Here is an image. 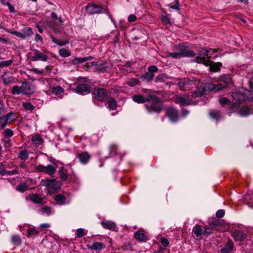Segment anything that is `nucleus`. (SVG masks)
<instances>
[{
    "instance_id": "obj_1",
    "label": "nucleus",
    "mask_w": 253,
    "mask_h": 253,
    "mask_svg": "<svg viewBox=\"0 0 253 253\" xmlns=\"http://www.w3.org/2000/svg\"><path fill=\"white\" fill-rule=\"evenodd\" d=\"M211 51L215 52L216 51L215 49H209L206 50L204 53H199L196 57L195 61L199 63H202L207 66H210V69L211 71L218 72L220 70V67L222 66V63L220 62L214 63L211 62L210 59L211 57Z\"/></svg>"
},
{
    "instance_id": "obj_2",
    "label": "nucleus",
    "mask_w": 253,
    "mask_h": 253,
    "mask_svg": "<svg viewBox=\"0 0 253 253\" xmlns=\"http://www.w3.org/2000/svg\"><path fill=\"white\" fill-rule=\"evenodd\" d=\"M173 52L168 53V56L174 59L181 58L185 57H194L196 54L188 46L183 44H176L174 46Z\"/></svg>"
},
{
    "instance_id": "obj_3",
    "label": "nucleus",
    "mask_w": 253,
    "mask_h": 253,
    "mask_svg": "<svg viewBox=\"0 0 253 253\" xmlns=\"http://www.w3.org/2000/svg\"><path fill=\"white\" fill-rule=\"evenodd\" d=\"M147 100L151 101L150 104H145L144 107L149 113H160L163 109V104L160 102V99L156 95L149 93Z\"/></svg>"
},
{
    "instance_id": "obj_4",
    "label": "nucleus",
    "mask_w": 253,
    "mask_h": 253,
    "mask_svg": "<svg viewBox=\"0 0 253 253\" xmlns=\"http://www.w3.org/2000/svg\"><path fill=\"white\" fill-rule=\"evenodd\" d=\"M232 97L235 100L234 104L239 105L244 101L253 99V92L250 90L235 92L232 93Z\"/></svg>"
},
{
    "instance_id": "obj_5",
    "label": "nucleus",
    "mask_w": 253,
    "mask_h": 253,
    "mask_svg": "<svg viewBox=\"0 0 253 253\" xmlns=\"http://www.w3.org/2000/svg\"><path fill=\"white\" fill-rule=\"evenodd\" d=\"M51 16L54 21H47L46 24L52 29L55 34H57L60 32L59 28H62L61 26L63 22L62 18L61 17L58 18L57 14L54 12L51 13Z\"/></svg>"
},
{
    "instance_id": "obj_6",
    "label": "nucleus",
    "mask_w": 253,
    "mask_h": 253,
    "mask_svg": "<svg viewBox=\"0 0 253 253\" xmlns=\"http://www.w3.org/2000/svg\"><path fill=\"white\" fill-rule=\"evenodd\" d=\"M80 83L74 89L77 93L86 94L90 92V86L84 83L88 82V79L86 77H82L78 79Z\"/></svg>"
},
{
    "instance_id": "obj_7",
    "label": "nucleus",
    "mask_w": 253,
    "mask_h": 253,
    "mask_svg": "<svg viewBox=\"0 0 253 253\" xmlns=\"http://www.w3.org/2000/svg\"><path fill=\"white\" fill-rule=\"evenodd\" d=\"M35 169L38 172H44L50 176H52L56 171V168L51 164L46 166L40 165L36 166Z\"/></svg>"
},
{
    "instance_id": "obj_8",
    "label": "nucleus",
    "mask_w": 253,
    "mask_h": 253,
    "mask_svg": "<svg viewBox=\"0 0 253 253\" xmlns=\"http://www.w3.org/2000/svg\"><path fill=\"white\" fill-rule=\"evenodd\" d=\"M86 11L90 14L103 13L106 11V9L101 5L95 4H88L86 6Z\"/></svg>"
},
{
    "instance_id": "obj_9",
    "label": "nucleus",
    "mask_w": 253,
    "mask_h": 253,
    "mask_svg": "<svg viewBox=\"0 0 253 253\" xmlns=\"http://www.w3.org/2000/svg\"><path fill=\"white\" fill-rule=\"evenodd\" d=\"M93 97L99 101H105L108 97V92L104 88H98L94 89Z\"/></svg>"
},
{
    "instance_id": "obj_10",
    "label": "nucleus",
    "mask_w": 253,
    "mask_h": 253,
    "mask_svg": "<svg viewBox=\"0 0 253 253\" xmlns=\"http://www.w3.org/2000/svg\"><path fill=\"white\" fill-rule=\"evenodd\" d=\"M166 115L173 122H176L178 120V110L174 107H168L166 109Z\"/></svg>"
},
{
    "instance_id": "obj_11",
    "label": "nucleus",
    "mask_w": 253,
    "mask_h": 253,
    "mask_svg": "<svg viewBox=\"0 0 253 253\" xmlns=\"http://www.w3.org/2000/svg\"><path fill=\"white\" fill-rule=\"evenodd\" d=\"M173 100L175 103L183 106L189 105L191 103V99L184 95H175L173 97Z\"/></svg>"
},
{
    "instance_id": "obj_12",
    "label": "nucleus",
    "mask_w": 253,
    "mask_h": 253,
    "mask_svg": "<svg viewBox=\"0 0 253 253\" xmlns=\"http://www.w3.org/2000/svg\"><path fill=\"white\" fill-rule=\"evenodd\" d=\"M32 54L33 55L31 56L30 59L33 61L40 60L45 62L48 60L47 56L38 50H34V53Z\"/></svg>"
},
{
    "instance_id": "obj_13",
    "label": "nucleus",
    "mask_w": 253,
    "mask_h": 253,
    "mask_svg": "<svg viewBox=\"0 0 253 253\" xmlns=\"http://www.w3.org/2000/svg\"><path fill=\"white\" fill-rule=\"evenodd\" d=\"M225 87V84H217L212 83L206 84L203 87V89L205 91H219L220 89Z\"/></svg>"
},
{
    "instance_id": "obj_14",
    "label": "nucleus",
    "mask_w": 253,
    "mask_h": 253,
    "mask_svg": "<svg viewBox=\"0 0 253 253\" xmlns=\"http://www.w3.org/2000/svg\"><path fill=\"white\" fill-rule=\"evenodd\" d=\"M231 235L235 241H242L246 238V234L242 230H234L231 231Z\"/></svg>"
},
{
    "instance_id": "obj_15",
    "label": "nucleus",
    "mask_w": 253,
    "mask_h": 253,
    "mask_svg": "<svg viewBox=\"0 0 253 253\" xmlns=\"http://www.w3.org/2000/svg\"><path fill=\"white\" fill-rule=\"evenodd\" d=\"M77 158L82 164H86L91 158V155L87 152L84 151L78 154Z\"/></svg>"
},
{
    "instance_id": "obj_16",
    "label": "nucleus",
    "mask_w": 253,
    "mask_h": 253,
    "mask_svg": "<svg viewBox=\"0 0 253 253\" xmlns=\"http://www.w3.org/2000/svg\"><path fill=\"white\" fill-rule=\"evenodd\" d=\"M149 93H150V92H146V97L140 94L134 95L132 96V99L134 102L139 104L148 102V100H147V96L149 95Z\"/></svg>"
},
{
    "instance_id": "obj_17",
    "label": "nucleus",
    "mask_w": 253,
    "mask_h": 253,
    "mask_svg": "<svg viewBox=\"0 0 253 253\" xmlns=\"http://www.w3.org/2000/svg\"><path fill=\"white\" fill-rule=\"evenodd\" d=\"M135 238L140 241H146L147 240V235L143 230H138L134 235Z\"/></svg>"
},
{
    "instance_id": "obj_18",
    "label": "nucleus",
    "mask_w": 253,
    "mask_h": 253,
    "mask_svg": "<svg viewBox=\"0 0 253 253\" xmlns=\"http://www.w3.org/2000/svg\"><path fill=\"white\" fill-rule=\"evenodd\" d=\"M234 243L231 240H229L224 247L221 250V253H230L233 249Z\"/></svg>"
},
{
    "instance_id": "obj_19",
    "label": "nucleus",
    "mask_w": 253,
    "mask_h": 253,
    "mask_svg": "<svg viewBox=\"0 0 253 253\" xmlns=\"http://www.w3.org/2000/svg\"><path fill=\"white\" fill-rule=\"evenodd\" d=\"M192 232L198 238H201L202 235H204V231L202 226L199 225H196L193 228Z\"/></svg>"
},
{
    "instance_id": "obj_20",
    "label": "nucleus",
    "mask_w": 253,
    "mask_h": 253,
    "mask_svg": "<svg viewBox=\"0 0 253 253\" xmlns=\"http://www.w3.org/2000/svg\"><path fill=\"white\" fill-rule=\"evenodd\" d=\"M89 249L94 251H101L102 249L105 248V246L104 244L100 242H94L90 246H88Z\"/></svg>"
},
{
    "instance_id": "obj_21",
    "label": "nucleus",
    "mask_w": 253,
    "mask_h": 253,
    "mask_svg": "<svg viewBox=\"0 0 253 253\" xmlns=\"http://www.w3.org/2000/svg\"><path fill=\"white\" fill-rule=\"evenodd\" d=\"M245 203L253 209V194H247L244 197Z\"/></svg>"
},
{
    "instance_id": "obj_22",
    "label": "nucleus",
    "mask_w": 253,
    "mask_h": 253,
    "mask_svg": "<svg viewBox=\"0 0 253 253\" xmlns=\"http://www.w3.org/2000/svg\"><path fill=\"white\" fill-rule=\"evenodd\" d=\"M154 77V74L148 71L147 72L142 75L140 79L143 82H149L152 80Z\"/></svg>"
},
{
    "instance_id": "obj_23",
    "label": "nucleus",
    "mask_w": 253,
    "mask_h": 253,
    "mask_svg": "<svg viewBox=\"0 0 253 253\" xmlns=\"http://www.w3.org/2000/svg\"><path fill=\"white\" fill-rule=\"evenodd\" d=\"M30 200L36 204H42L43 198L37 194H32L30 197Z\"/></svg>"
},
{
    "instance_id": "obj_24",
    "label": "nucleus",
    "mask_w": 253,
    "mask_h": 253,
    "mask_svg": "<svg viewBox=\"0 0 253 253\" xmlns=\"http://www.w3.org/2000/svg\"><path fill=\"white\" fill-rule=\"evenodd\" d=\"M107 105L108 108L110 109V110H114L116 109L117 107V104L116 100L113 97H109L107 100Z\"/></svg>"
},
{
    "instance_id": "obj_25",
    "label": "nucleus",
    "mask_w": 253,
    "mask_h": 253,
    "mask_svg": "<svg viewBox=\"0 0 253 253\" xmlns=\"http://www.w3.org/2000/svg\"><path fill=\"white\" fill-rule=\"evenodd\" d=\"M20 89L22 94H27L31 93L30 85L28 83H23L20 86Z\"/></svg>"
},
{
    "instance_id": "obj_26",
    "label": "nucleus",
    "mask_w": 253,
    "mask_h": 253,
    "mask_svg": "<svg viewBox=\"0 0 253 253\" xmlns=\"http://www.w3.org/2000/svg\"><path fill=\"white\" fill-rule=\"evenodd\" d=\"M59 176L62 180L66 181L68 178V170L64 167H61L58 171Z\"/></svg>"
},
{
    "instance_id": "obj_27",
    "label": "nucleus",
    "mask_w": 253,
    "mask_h": 253,
    "mask_svg": "<svg viewBox=\"0 0 253 253\" xmlns=\"http://www.w3.org/2000/svg\"><path fill=\"white\" fill-rule=\"evenodd\" d=\"M17 156H18V158H19L22 160L25 161L29 157V153L27 150L21 149L18 152Z\"/></svg>"
},
{
    "instance_id": "obj_28",
    "label": "nucleus",
    "mask_w": 253,
    "mask_h": 253,
    "mask_svg": "<svg viewBox=\"0 0 253 253\" xmlns=\"http://www.w3.org/2000/svg\"><path fill=\"white\" fill-rule=\"evenodd\" d=\"M50 38L53 42L59 46H64L68 43V41L65 40H57L52 35H50Z\"/></svg>"
},
{
    "instance_id": "obj_29",
    "label": "nucleus",
    "mask_w": 253,
    "mask_h": 253,
    "mask_svg": "<svg viewBox=\"0 0 253 253\" xmlns=\"http://www.w3.org/2000/svg\"><path fill=\"white\" fill-rule=\"evenodd\" d=\"M101 225L104 228L110 230H114L116 227L115 223L110 221H102Z\"/></svg>"
},
{
    "instance_id": "obj_30",
    "label": "nucleus",
    "mask_w": 253,
    "mask_h": 253,
    "mask_svg": "<svg viewBox=\"0 0 253 253\" xmlns=\"http://www.w3.org/2000/svg\"><path fill=\"white\" fill-rule=\"evenodd\" d=\"M40 211L42 214L49 215L51 212V208L50 206L42 205L40 206Z\"/></svg>"
},
{
    "instance_id": "obj_31",
    "label": "nucleus",
    "mask_w": 253,
    "mask_h": 253,
    "mask_svg": "<svg viewBox=\"0 0 253 253\" xmlns=\"http://www.w3.org/2000/svg\"><path fill=\"white\" fill-rule=\"evenodd\" d=\"M185 80H188V82H186V85H194L197 87L200 83V81L198 80L195 79L193 77H191L190 78H185Z\"/></svg>"
},
{
    "instance_id": "obj_32",
    "label": "nucleus",
    "mask_w": 253,
    "mask_h": 253,
    "mask_svg": "<svg viewBox=\"0 0 253 253\" xmlns=\"http://www.w3.org/2000/svg\"><path fill=\"white\" fill-rule=\"evenodd\" d=\"M32 141L35 145L39 146L42 144L43 140L40 135H36L32 137Z\"/></svg>"
},
{
    "instance_id": "obj_33",
    "label": "nucleus",
    "mask_w": 253,
    "mask_h": 253,
    "mask_svg": "<svg viewBox=\"0 0 253 253\" xmlns=\"http://www.w3.org/2000/svg\"><path fill=\"white\" fill-rule=\"evenodd\" d=\"M51 91L56 95H60L64 91V89L60 86H56L50 88Z\"/></svg>"
},
{
    "instance_id": "obj_34",
    "label": "nucleus",
    "mask_w": 253,
    "mask_h": 253,
    "mask_svg": "<svg viewBox=\"0 0 253 253\" xmlns=\"http://www.w3.org/2000/svg\"><path fill=\"white\" fill-rule=\"evenodd\" d=\"M66 198L62 194H58L54 197V200L60 205H64L65 203Z\"/></svg>"
},
{
    "instance_id": "obj_35",
    "label": "nucleus",
    "mask_w": 253,
    "mask_h": 253,
    "mask_svg": "<svg viewBox=\"0 0 253 253\" xmlns=\"http://www.w3.org/2000/svg\"><path fill=\"white\" fill-rule=\"evenodd\" d=\"M90 59H91V57L76 58L73 60L72 63L74 65L82 63L87 61Z\"/></svg>"
},
{
    "instance_id": "obj_36",
    "label": "nucleus",
    "mask_w": 253,
    "mask_h": 253,
    "mask_svg": "<svg viewBox=\"0 0 253 253\" xmlns=\"http://www.w3.org/2000/svg\"><path fill=\"white\" fill-rule=\"evenodd\" d=\"M239 113L241 116H246L250 114V108L247 106H243Z\"/></svg>"
},
{
    "instance_id": "obj_37",
    "label": "nucleus",
    "mask_w": 253,
    "mask_h": 253,
    "mask_svg": "<svg viewBox=\"0 0 253 253\" xmlns=\"http://www.w3.org/2000/svg\"><path fill=\"white\" fill-rule=\"evenodd\" d=\"M28 187L26 183H21L16 187V190L20 192H24L28 190Z\"/></svg>"
},
{
    "instance_id": "obj_38",
    "label": "nucleus",
    "mask_w": 253,
    "mask_h": 253,
    "mask_svg": "<svg viewBox=\"0 0 253 253\" xmlns=\"http://www.w3.org/2000/svg\"><path fill=\"white\" fill-rule=\"evenodd\" d=\"M24 36L26 38L27 37L31 36L34 34L32 29L30 27H25L22 30Z\"/></svg>"
},
{
    "instance_id": "obj_39",
    "label": "nucleus",
    "mask_w": 253,
    "mask_h": 253,
    "mask_svg": "<svg viewBox=\"0 0 253 253\" xmlns=\"http://www.w3.org/2000/svg\"><path fill=\"white\" fill-rule=\"evenodd\" d=\"M118 153V148L115 144H112L110 146V154L111 156L116 155Z\"/></svg>"
},
{
    "instance_id": "obj_40",
    "label": "nucleus",
    "mask_w": 253,
    "mask_h": 253,
    "mask_svg": "<svg viewBox=\"0 0 253 253\" xmlns=\"http://www.w3.org/2000/svg\"><path fill=\"white\" fill-rule=\"evenodd\" d=\"M39 233L38 231L35 228H30L27 230V237H33Z\"/></svg>"
},
{
    "instance_id": "obj_41",
    "label": "nucleus",
    "mask_w": 253,
    "mask_h": 253,
    "mask_svg": "<svg viewBox=\"0 0 253 253\" xmlns=\"http://www.w3.org/2000/svg\"><path fill=\"white\" fill-rule=\"evenodd\" d=\"M55 179H43L41 181V183L42 185L44 186L45 187H48L51 184H52L55 181Z\"/></svg>"
},
{
    "instance_id": "obj_42",
    "label": "nucleus",
    "mask_w": 253,
    "mask_h": 253,
    "mask_svg": "<svg viewBox=\"0 0 253 253\" xmlns=\"http://www.w3.org/2000/svg\"><path fill=\"white\" fill-rule=\"evenodd\" d=\"M59 54L62 57H67L71 55V52L69 50L65 48H61L59 50Z\"/></svg>"
},
{
    "instance_id": "obj_43",
    "label": "nucleus",
    "mask_w": 253,
    "mask_h": 253,
    "mask_svg": "<svg viewBox=\"0 0 253 253\" xmlns=\"http://www.w3.org/2000/svg\"><path fill=\"white\" fill-rule=\"evenodd\" d=\"M13 62V60L10 59L8 60L2 61L0 62V68L7 67L9 66Z\"/></svg>"
},
{
    "instance_id": "obj_44",
    "label": "nucleus",
    "mask_w": 253,
    "mask_h": 253,
    "mask_svg": "<svg viewBox=\"0 0 253 253\" xmlns=\"http://www.w3.org/2000/svg\"><path fill=\"white\" fill-rule=\"evenodd\" d=\"M210 116L214 119L216 120H218L220 118V113L219 111H211L210 112Z\"/></svg>"
},
{
    "instance_id": "obj_45",
    "label": "nucleus",
    "mask_w": 253,
    "mask_h": 253,
    "mask_svg": "<svg viewBox=\"0 0 253 253\" xmlns=\"http://www.w3.org/2000/svg\"><path fill=\"white\" fill-rule=\"evenodd\" d=\"M140 83V81L137 79H130L127 81V84L130 86H134Z\"/></svg>"
},
{
    "instance_id": "obj_46",
    "label": "nucleus",
    "mask_w": 253,
    "mask_h": 253,
    "mask_svg": "<svg viewBox=\"0 0 253 253\" xmlns=\"http://www.w3.org/2000/svg\"><path fill=\"white\" fill-rule=\"evenodd\" d=\"M12 242L13 244L19 245L21 243V240L19 236L13 235L11 238Z\"/></svg>"
},
{
    "instance_id": "obj_47",
    "label": "nucleus",
    "mask_w": 253,
    "mask_h": 253,
    "mask_svg": "<svg viewBox=\"0 0 253 253\" xmlns=\"http://www.w3.org/2000/svg\"><path fill=\"white\" fill-rule=\"evenodd\" d=\"M8 120L3 116L0 117V129H2L5 127L7 124Z\"/></svg>"
},
{
    "instance_id": "obj_48",
    "label": "nucleus",
    "mask_w": 253,
    "mask_h": 253,
    "mask_svg": "<svg viewBox=\"0 0 253 253\" xmlns=\"http://www.w3.org/2000/svg\"><path fill=\"white\" fill-rule=\"evenodd\" d=\"M221 80L224 82L226 86V83H229L231 82V78L229 75H224L221 77Z\"/></svg>"
},
{
    "instance_id": "obj_49",
    "label": "nucleus",
    "mask_w": 253,
    "mask_h": 253,
    "mask_svg": "<svg viewBox=\"0 0 253 253\" xmlns=\"http://www.w3.org/2000/svg\"><path fill=\"white\" fill-rule=\"evenodd\" d=\"M3 81L4 84H9L14 82V79L12 76L3 77Z\"/></svg>"
},
{
    "instance_id": "obj_50",
    "label": "nucleus",
    "mask_w": 253,
    "mask_h": 253,
    "mask_svg": "<svg viewBox=\"0 0 253 253\" xmlns=\"http://www.w3.org/2000/svg\"><path fill=\"white\" fill-rule=\"evenodd\" d=\"M23 106L26 110L32 111L35 107L30 102H23Z\"/></svg>"
},
{
    "instance_id": "obj_51",
    "label": "nucleus",
    "mask_w": 253,
    "mask_h": 253,
    "mask_svg": "<svg viewBox=\"0 0 253 253\" xmlns=\"http://www.w3.org/2000/svg\"><path fill=\"white\" fill-rule=\"evenodd\" d=\"M2 141L4 143V145L5 148H9L11 146L12 144L11 139L8 137H4Z\"/></svg>"
},
{
    "instance_id": "obj_52",
    "label": "nucleus",
    "mask_w": 253,
    "mask_h": 253,
    "mask_svg": "<svg viewBox=\"0 0 253 253\" xmlns=\"http://www.w3.org/2000/svg\"><path fill=\"white\" fill-rule=\"evenodd\" d=\"M21 90L20 86L19 87L18 85H15L12 88L11 93L13 95L20 94L22 93Z\"/></svg>"
},
{
    "instance_id": "obj_53",
    "label": "nucleus",
    "mask_w": 253,
    "mask_h": 253,
    "mask_svg": "<svg viewBox=\"0 0 253 253\" xmlns=\"http://www.w3.org/2000/svg\"><path fill=\"white\" fill-rule=\"evenodd\" d=\"M219 103L222 106L229 104L230 100L226 97H222L219 99Z\"/></svg>"
},
{
    "instance_id": "obj_54",
    "label": "nucleus",
    "mask_w": 253,
    "mask_h": 253,
    "mask_svg": "<svg viewBox=\"0 0 253 253\" xmlns=\"http://www.w3.org/2000/svg\"><path fill=\"white\" fill-rule=\"evenodd\" d=\"M188 80L183 79V81L180 80L177 84V85L179 86L181 90L183 89V87L185 86H186V82H188Z\"/></svg>"
},
{
    "instance_id": "obj_55",
    "label": "nucleus",
    "mask_w": 253,
    "mask_h": 253,
    "mask_svg": "<svg viewBox=\"0 0 253 253\" xmlns=\"http://www.w3.org/2000/svg\"><path fill=\"white\" fill-rule=\"evenodd\" d=\"M174 4H172V3L169 4L168 6L173 9H179V0H174Z\"/></svg>"
},
{
    "instance_id": "obj_56",
    "label": "nucleus",
    "mask_w": 253,
    "mask_h": 253,
    "mask_svg": "<svg viewBox=\"0 0 253 253\" xmlns=\"http://www.w3.org/2000/svg\"><path fill=\"white\" fill-rule=\"evenodd\" d=\"M204 93L203 91L198 90L192 93L191 96L193 98H196L197 97L202 96L204 95Z\"/></svg>"
},
{
    "instance_id": "obj_57",
    "label": "nucleus",
    "mask_w": 253,
    "mask_h": 253,
    "mask_svg": "<svg viewBox=\"0 0 253 253\" xmlns=\"http://www.w3.org/2000/svg\"><path fill=\"white\" fill-rule=\"evenodd\" d=\"M212 227H211L210 225L209 227H206L205 228V230L204 231V235H206L207 236L211 235L212 232Z\"/></svg>"
},
{
    "instance_id": "obj_58",
    "label": "nucleus",
    "mask_w": 253,
    "mask_h": 253,
    "mask_svg": "<svg viewBox=\"0 0 253 253\" xmlns=\"http://www.w3.org/2000/svg\"><path fill=\"white\" fill-rule=\"evenodd\" d=\"M11 34L15 35V36L20 38L23 39H25V38L24 36L23 33H21L17 31H13L11 33Z\"/></svg>"
},
{
    "instance_id": "obj_59",
    "label": "nucleus",
    "mask_w": 253,
    "mask_h": 253,
    "mask_svg": "<svg viewBox=\"0 0 253 253\" xmlns=\"http://www.w3.org/2000/svg\"><path fill=\"white\" fill-rule=\"evenodd\" d=\"M4 137H8V138L13 135V132L12 130L7 128L4 130Z\"/></svg>"
},
{
    "instance_id": "obj_60",
    "label": "nucleus",
    "mask_w": 253,
    "mask_h": 253,
    "mask_svg": "<svg viewBox=\"0 0 253 253\" xmlns=\"http://www.w3.org/2000/svg\"><path fill=\"white\" fill-rule=\"evenodd\" d=\"M148 71L150 73H152L154 74V73L157 72L158 71V68L156 66L152 65L149 67Z\"/></svg>"
},
{
    "instance_id": "obj_61",
    "label": "nucleus",
    "mask_w": 253,
    "mask_h": 253,
    "mask_svg": "<svg viewBox=\"0 0 253 253\" xmlns=\"http://www.w3.org/2000/svg\"><path fill=\"white\" fill-rule=\"evenodd\" d=\"M84 229L79 228L77 230V236L79 238H81L84 236Z\"/></svg>"
},
{
    "instance_id": "obj_62",
    "label": "nucleus",
    "mask_w": 253,
    "mask_h": 253,
    "mask_svg": "<svg viewBox=\"0 0 253 253\" xmlns=\"http://www.w3.org/2000/svg\"><path fill=\"white\" fill-rule=\"evenodd\" d=\"M5 117L7 120L12 121L15 120L14 114L12 112L8 113Z\"/></svg>"
},
{
    "instance_id": "obj_63",
    "label": "nucleus",
    "mask_w": 253,
    "mask_h": 253,
    "mask_svg": "<svg viewBox=\"0 0 253 253\" xmlns=\"http://www.w3.org/2000/svg\"><path fill=\"white\" fill-rule=\"evenodd\" d=\"M225 214V211L223 210H219L216 211V216L218 218H222Z\"/></svg>"
},
{
    "instance_id": "obj_64",
    "label": "nucleus",
    "mask_w": 253,
    "mask_h": 253,
    "mask_svg": "<svg viewBox=\"0 0 253 253\" xmlns=\"http://www.w3.org/2000/svg\"><path fill=\"white\" fill-rule=\"evenodd\" d=\"M161 242L162 244L165 247H167L169 244V241L165 237H162L161 239Z\"/></svg>"
}]
</instances>
